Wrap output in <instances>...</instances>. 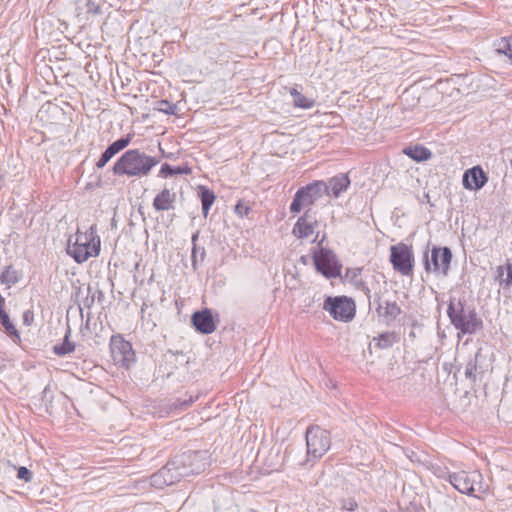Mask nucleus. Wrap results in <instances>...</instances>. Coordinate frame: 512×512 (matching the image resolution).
<instances>
[{"mask_svg": "<svg viewBox=\"0 0 512 512\" xmlns=\"http://www.w3.org/2000/svg\"><path fill=\"white\" fill-rule=\"evenodd\" d=\"M158 164V160L141 152L139 149L126 151L113 165L112 171L115 175L128 177H141L150 173L151 169Z\"/></svg>", "mask_w": 512, "mask_h": 512, "instance_id": "1", "label": "nucleus"}, {"mask_svg": "<svg viewBox=\"0 0 512 512\" xmlns=\"http://www.w3.org/2000/svg\"><path fill=\"white\" fill-rule=\"evenodd\" d=\"M100 252V238L97 235L96 225H92L86 232L77 231L75 241L68 240L67 253L77 263H83L90 257L98 256Z\"/></svg>", "mask_w": 512, "mask_h": 512, "instance_id": "2", "label": "nucleus"}, {"mask_svg": "<svg viewBox=\"0 0 512 512\" xmlns=\"http://www.w3.org/2000/svg\"><path fill=\"white\" fill-rule=\"evenodd\" d=\"M447 314L452 325L462 334H474L483 327L475 309L465 306L461 301L451 300Z\"/></svg>", "mask_w": 512, "mask_h": 512, "instance_id": "3", "label": "nucleus"}, {"mask_svg": "<svg viewBox=\"0 0 512 512\" xmlns=\"http://www.w3.org/2000/svg\"><path fill=\"white\" fill-rule=\"evenodd\" d=\"M449 483L459 492L473 496L475 492L484 493L487 486L482 474L477 471H459L448 475Z\"/></svg>", "mask_w": 512, "mask_h": 512, "instance_id": "4", "label": "nucleus"}, {"mask_svg": "<svg viewBox=\"0 0 512 512\" xmlns=\"http://www.w3.org/2000/svg\"><path fill=\"white\" fill-rule=\"evenodd\" d=\"M306 445L308 460L321 458L331 446L329 432L319 426L309 427L306 431Z\"/></svg>", "mask_w": 512, "mask_h": 512, "instance_id": "5", "label": "nucleus"}, {"mask_svg": "<svg viewBox=\"0 0 512 512\" xmlns=\"http://www.w3.org/2000/svg\"><path fill=\"white\" fill-rule=\"evenodd\" d=\"M326 191V182L315 181L300 188L294 195L290 205L291 213H299L303 207L313 205Z\"/></svg>", "mask_w": 512, "mask_h": 512, "instance_id": "6", "label": "nucleus"}, {"mask_svg": "<svg viewBox=\"0 0 512 512\" xmlns=\"http://www.w3.org/2000/svg\"><path fill=\"white\" fill-rule=\"evenodd\" d=\"M176 463L184 477L199 474L209 465V457L206 451H188L175 456Z\"/></svg>", "mask_w": 512, "mask_h": 512, "instance_id": "7", "label": "nucleus"}, {"mask_svg": "<svg viewBox=\"0 0 512 512\" xmlns=\"http://www.w3.org/2000/svg\"><path fill=\"white\" fill-rule=\"evenodd\" d=\"M452 253L447 247H433L431 254L425 252L424 265L427 272L446 276L450 267Z\"/></svg>", "mask_w": 512, "mask_h": 512, "instance_id": "8", "label": "nucleus"}, {"mask_svg": "<svg viewBox=\"0 0 512 512\" xmlns=\"http://www.w3.org/2000/svg\"><path fill=\"white\" fill-rule=\"evenodd\" d=\"M390 261L393 268L404 276L412 273L414 265V255L411 247L399 243L390 248Z\"/></svg>", "mask_w": 512, "mask_h": 512, "instance_id": "9", "label": "nucleus"}, {"mask_svg": "<svg viewBox=\"0 0 512 512\" xmlns=\"http://www.w3.org/2000/svg\"><path fill=\"white\" fill-rule=\"evenodd\" d=\"M323 309L338 321H350L355 315V304L346 297H328L323 304Z\"/></svg>", "mask_w": 512, "mask_h": 512, "instance_id": "10", "label": "nucleus"}, {"mask_svg": "<svg viewBox=\"0 0 512 512\" xmlns=\"http://www.w3.org/2000/svg\"><path fill=\"white\" fill-rule=\"evenodd\" d=\"M110 351L111 357L116 365L129 368L135 361L132 345L120 335L112 336Z\"/></svg>", "mask_w": 512, "mask_h": 512, "instance_id": "11", "label": "nucleus"}, {"mask_svg": "<svg viewBox=\"0 0 512 512\" xmlns=\"http://www.w3.org/2000/svg\"><path fill=\"white\" fill-rule=\"evenodd\" d=\"M318 226V221L316 217L311 213L310 210H307L296 222L293 227L292 233L295 237L299 239H306L311 237L315 228Z\"/></svg>", "mask_w": 512, "mask_h": 512, "instance_id": "12", "label": "nucleus"}, {"mask_svg": "<svg viewBox=\"0 0 512 512\" xmlns=\"http://www.w3.org/2000/svg\"><path fill=\"white\" fill-rule=\"evenodd\" d=\"M191 320L195 329L202 334H210L216 329L212 313L209 309L195 312Z\"/></svg>", "mask_w": 512, "mask_h": 512, "instance_id": "13", "label": "nucleus"}, {"mask_svg": "<svg viewBox=\"0 0 512 512\" xmlns=\"http://www.w3.org/2000/svg\"><path fill=\"white\" fill-rule=\"evenodd\" d=\"M131 140L132 136L127 135L126 137H122L110 144L96 162V167L99 169L103 168L117 153L126 148L130 144Z\"/></svg>", "mask_w": 512, "mask_h": 512, "instance_id": "14", "label": "nucleus"}, {"mask_svg": "<svg viewBox=\"0 0 512 512\" xmlns=\"http://www.w3.org/2000/svg\"><path fill=\"white\" fill-rule=\"evenodd\" d=\"M487 182V177L480 167H473L463 175V185L469 190H478Z\"/></svg>", "mask_w": 512, "mask_h": 512, "instance_id": "15", "label": "nucleus"}, {"mask_svg": "<svg viewBox=\"0 0 512 512\" xmlns=\"http://www.w3.org/2000/svg\"><path fill=\"white\" fill-rule=\"evenodd\" d=\"M349 184L350 179L347 175L339 174L334 176L326 183L325 194L333 195L335 198H337L343 191L347 190Z\"/></svg>", "mask_w": 512, "mask_h": 512, "instance_id": "16", "label": "nucleus"}, {"mask_svg": "<svg viewBox=\"0 0 512 512\" xmlns=\"http://www.w3.org/2000/svg\"><path fill=\"white\" fill-rule=\"evenodd\" d=\"M176 194L168 188H164L153 200V207L156 211H167L174 208Z\"/></svg>", "mask_w": 512, "mask_h": 512, "instance_id": "17", "label": "nucleus"}, {"mask_svg": "<svg viewBox=\"0 0 512 512\" xmlns=\"http://www.w3.org/2000/svg\"><path fill=\"white\" fill-rule=\"evenodd\" d=\"M315 265L317 270L326 277H333L336 275V269L333 265V256L328 251H322L315 257Z\"/></svg>", "mask_w": 512, "mask_h": 512, "instance_id": "18", "label": "nucleus"}, {"mask_svg": "<svg viewBox=\"0 0 512 512\" xmlns=\"http://www.w3.org/2000/svg\"><path fill=\"white\" fill-rule=\"evenodd\" d=\"M376 312L384 321L390 322L401 313V309L395 301L385 300L378 303Z\"/></svg>", "mask_w": 512, "mask_h": 512, "instance_id": "19", "label": "nucleus"}, {"mask_svg": "<svg viewBox=\"0 0 512 512\" xmlns=\"http://www.w3.org/2000/svg\"><path fill=\"white\" fill-rule=\"evenodd\" d=\"M179 465L176 463L175 457L169 461L163 468H161V471H166L165 474V482L167 486L172 485L178 481H180L182 478H184V475H182V472L179 469Z\"/></svg>", "mask_w": 512, "mask_h": 512, "instance_id": "20", "label": "nucleus"}, {"mask_svg": "<svg viewBox=\"0 0 512 512\" xmlns=\"http://www.w3.org/2000/svg\"><path fill=\"white\" fill-rule=\"evenodd\" d=\"M403 153L417 162L428 160L432 156L431 151L421 145L406 147Z\"/></svg>", "mask_w": 512, "mask_h": 512, "instance_id": "21", "label": "nucleus"}, {"mask_svg": "<svg viewBox=\"0 0 512 512\" xmlns=\"http://www.w3.org/2000/svg\"><path fill=\"white\" fill-rule=\"evenodd\" d=\"M70 334H71V331L68 328V330H67V332L65 334L63 342L61 344H56V345L53 346V352L56 355H58V356H65L67 354H70V353L74 352V350L76 348V345H75V343H73V342H71L69 340Z\"/></svg>", "mask_w": 512, "mask_h": 512, "instance_id": "22", "label": "nucleus"}, {"mask_svg": "<svg viewBox=\"0 0 512 512\" xmlns=\"http://www.w3.org/2000/svg\"><path fill=\"white\" fill-rule=\"evenodd\" d=\"M199 194L201 197L203 215L206 217L208 212L215 201V194L212 190L205 186L199 187Z\"/></svg>", "mask_w": 512, "mask_h": 512, "instance_id": "23", "label": "nucleus"}, {"mask_svg": "<svg viewBox=\"0 0 512 512\" xmlns=\"http://www.w3.org/2000/svg\"><path fill=\"white\" fill-rule=\"evenodd\" d=\"M197 239H198V233L193 234V236H192L193 248H192L191 260H192V267L194 270L197 269L198 263H202L204 261L205 254H206L205 249L203 247H198L196 245Z\"/></svg>", "mask_w": 512, "mask_h": 512, "instance_id": "24", "label": "nucleus"}, {"mask_svg": "<svg viewBox=\"0 0 512 512\" xmlns=\"http://www.w3.org/2000/svg\"><path fill=\"white\" fill-rule=\"evenodd\" d=\"M497 277L500 279V284H504L506 287L512 285V262H508L505 266H499L497 268Z\"/></svg>", "mask_w": 512, "mask_h": 512, "instance_id": "25", "label": "nucleus"}, {"mask_svg": "<svg viewBox=\"0 0 512 512\" xmlns=\"http://www.w3.org/2000/svg\"><path fill=\"white\" fill-rule=\"evenodd\" d=\"M20 279L19 272L14 269L12 266L6 267V269L2 272L0 276V280L3 284H6L8 287L16 284Z\"/></svg>", "mask_w": 512, "mask_h": 512, "instance_id": "26", "label": "nucleus"}, {"mask_svg": "<svg viewBox=\"0 0 512 512\" xmlns=\"http://www.w3.org/2000/svg\"><path fill=\"white\" fill-rule=\"evenodd\" d=\"M496 52L505 55L512 64V41L507 38H501L495 43Z\"/></svg>", "mask_w": 512, "mask_h": 512, "instance_id": "27", "label": "nucleus"}, {"mask_svg": "<svg viewBox=\"0 0 512 512\" xmlns=\"http://www.w3.org/2000/svg\"><path fill=\"white\" fill-rule=\"evenodd\" d=\"M375 345L380 349H387L393 346L396 341L394 333L386 332L373 339Z\"/></svg>", "mask_w": 512, "mask_h": 512, "instance_id": "28", "label": "nucleus"}, {"mask_svg": "<svg viewBox=\"0 0 512 512\" xmlns=\"http://www.w3.org/2000/svg\"><path fill=\"white\" fill-rule=\"evenodd\" d=\"M189 173H190V169L187 168V167H185V168H182V167L173 168L169 164L164 163L161 166L159 176L166 178V177L177 175V174H189Z\"/></svg>", "mask_w": 512, "mask_h": 512, "instance_id": "29", "label": "nucleus"}, {"mask_svg": "<svg viewBox=\"0 0 512 512\" xmlns=\"http://www.w3.org/2000/svg\"><path fill=\"white\" fill-rule=\"evenodd\" d=\"M291 95L294 99V104L300 108H310L313 104L312 101L308 100L304 95L298 92L295 88H292L290 91Z\"/></svg>", "mask_w": 512, "mask_h": 512, "instance_id": "30", "label": "nucleus"}, {"mask_svg": "<svg viewBox=\"0 0 512 512\" xmlns=\"http://www.w3.org/2000/svg\"><path fill=\"white\" fill-rule=\"evenodd\" d=\"M165 474L166 471H161V469L158 472L154 473L150 477V485L158 489H162L165 486H167L164 478Z\"/></svg>", "mask_w": 512, "mask_h": 512, "instance_id": "31", "label": "nucleus"}, {"mask_svg": "<svg viewBox=\"0 0 512 512\" xmlns=\"http://www.w3.org/2000/svg\"><path fill=\"white\" fill-rule=\"evenodd\" d=\"M0 321L7 333L11 335H15L16 337H19L18 332L14 325L11 323L9 316L6 312L0 314Z\"/></svg>", "mask_w": 512, "mask_h": 512, "instance_id": "32", "label": "nucleus"}, {"mask_svg": "<svg viewBox=\"0 0 512 512\" xmlns=\"http://www.w3.org/2000/svg\"><path fill=\"white\" fill-rule=\"evenodd\" d=\"M158 110L167 115H174L176 114L177 106L167 100H161L159 102Z\"/></svg>", "mask_w": 512, "mask_h": 512, "instance_id": "33", "label": "nucleus"}, {"mask_svg": "<svg viewBox=\"0 0 512 512\" xmlns=\"http://www.w3.org/2000/svg\"><path fill=\"white\" fill-rule=\"evenodd\" d=\"M476 370H477V359L475 358L473 360L468 361V363L466 364L465 372H464L466 378L475 381V379H476V374H475Z\"/></svg>", "mask_w": 512, "mask_h": 512, "instance_id": "34", "label": "nucleus"}, {"mask_svg": "<svg viewBox=\"0 0 512 512\" xmlns=\"http://www.w3.org/2000/svg\"><path fill=\"white\" fill-rule=\"evenodd\" d=\"M250 211V206L244 201H238L235 206V213L240 217L247 216Z\"/></svg>", "mask_w": 512, "mask_h": 512, "instance_id": "35", "label": "nucleus"}, {"mask_svg": "<svg viewBox=\"0 0 512 512\" xmlns=\"http://www.w3.org/2000/svg\"><path fill=\"white\" fill-rule=\"evenodd\" d=\"M87 13L96 15L100 13V6L95 2V0H87L86 1Z\"/></svg>", "mask_w": 512, "mask_h": 512, "instance_id": "36", "label": "nucleus"}, {"mask_svg": "<svg viewBox=\"0 0 512 512\" xmlns=\"http://www.w3.org/2000/svg\"><path fill=\"white\" fill-rule=\"evenodd\" d=\"M17 477L21 480L29 482L32 479V473L26 467H20L18 469Z\"/></svg>", "mask_w": 512, "mask_h": 512, "instance_id": "37", "label": "nucleus"}, {"mask_svg": "<svg viewBox=\"0 0 512 512\" xmlns=\"http://www.w3.org/2000/svg\"><path fill=\"white\" fill-rule=\"evenodd\" d=\"M358 507L356 501L352 498L342 501V508L347 511H354Z\"/></svg>", "mask_w": 512, "mask_h": 512, "instance_id": "38", "label": "nucleus"}, {"mask_svg": "<svg viewBox=\"0 0 512 512\" xmlns=\"http://www.w3.org/2000/svg\"><path fill=\"white\" fill-rule=\"evenodd\" d=\"M431 467H433V472H434V474H435L436 476H438V477H440V478H446V477L448 478V475H449L450 473H448V472L446 471V469L441 468V466H439V465H431Z\"/></svg>", "mask_w": 512, "mask_h": 512, "instance_id": "39", "label": "nucleus"}, {"mask_svg": "<svg viewBox=\"0 0 512 512\" xmlns=\"http://www.w3.org/2000/svg\"><path fill=\"white\" fill-rule=\"evenodd\" d=\"M23 320L26 325H30L33 320V313L31 311H25L23 315Z\"/></svg>", "mask_w": 512, "mask_h": 512, "instance_id": "40", "label": "nucleus"}, {"mask_svg": "<svg viewBox=\"0 0 512 512\" xmlns=\"http://www.w3.org/2000/svg\"><path fill=\"white\" fill-rule=\"evenodd\" d=\"M194 398L193 397H190L188 400H183V401H179V407L181 409H185L187 408L191 403L194 402Z\"/></svg>", "mask_w": 512, "mask_h": 512, "instance_id": "41", "label": "nucleus"}]
</instances>
